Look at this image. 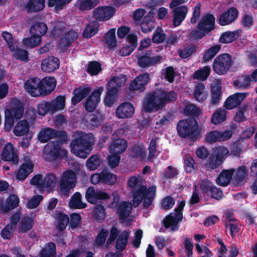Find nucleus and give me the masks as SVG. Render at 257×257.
Segmentation results:
<instances>
[{
	"label": "nucleus",
	"mask_w": 257,
	"mask_h": 257,
	"mask_svg": "<svg viewBox=\"0 0 257 257\" xmlns=\"http://www.w3.org/2000/svg\"><path fill=\"white\" fill-rule=\"evenodd\" d=\"M181 221L174 215V213L171 212L167 215L163 220L162 223L165 228H171L172 231H176L179 229V226L178 223Z\"/></svg>",
	"instance_id": "29"
},
{
	"label": "nucleus",
	"mask_w": 257,
	"mask_h": 257,
	"mask_svg": "<svg viewBox=\"0 0 257 257\" xmlns=\"http://www.w3.org/2000/svg\"><path fill=\"white\" fill-rule=\"evenodd\" d=\"M233 64L231 56L227 53L218 55L212 63V69L217 75L226 74Z\"/></svg>",
	"instance_id": "7"
},
{
	"label": "nucleus",
	"mask_w": 257,
	"mask_h": 257,
	"mask_svg": "<svg viewBox=\"0 0 257 257\" xmlns=\"http://www.w3.org/2000/svg\"><path fill=\"white\" fill-rule=\"evenodd\" d=\"M132 209V208L130 206L128 202L123 201L120 203L117 210L119 220L124 221L130 215Z\"/></svg>",
	"instance_id": "37"
},
{
	"label": "nucleus",
	"mask_w": 257,
	"mask_h": 257,
	"mask_svg": "<svg viewBox=\"0 0 257 257\" xmlns=\"http://www.w3.org/2000/svg\"><path fill=\"white\" fill-rule=\"evenodd\" d=\"M85 198L90 203L95 204L98 200H107L110 198V196L106 192L100 190L95 191L93 187H89L86 190Z\"/></svg>",
	"instance_id": "14"
},
{
	"label": "nucleus",
	"mask_w": 257,
	"mask_h": 257,
	"mask_svg": "<svg viewBox=\"0 0 257 257\" xmlns=\"http://www.w3.org/2000/svg\"><path fill=\"white\" fill-rule=\"evenodd\" d=\"M198 128L197 120L193 117L181 120L177 125V130L179 136L182 138L189 137L192 141L196 140L198 137Z\"/></svg>",
	"instance_id": "4"
},
{
	"label": "nucleus",
	"mask_w": 257,
	"mask_h": 257,
	"mask_svg": "<svg viewBox=\"0 0 257 257\" xmlns=\"http://www.w3.org/2000/svg\"><path fill=\"white\" fill-rule=\"evenodd\" d=\"M1 156L3 160L10 162L12 164L17 165L18 163V156L15 152L14 147L11 143H8L5 145Z\"/></svg>",
	"instance_id": "19"
},
{
	"label": "nucleus",
	"mask_w": 257,
	"mask_h": 257,
	"mask_svg": "<svg viewBox=\"0 0 257 257\" xmlns=\"http://www.w3.org/2000/svg\"><path fill=\"white\" fill-rule=\"evenodd\" d=\"M150 75L148 73H144L138 76L131 83L130 89L133 90H138L143 92L146 88V86L149 82Z\"/></svg>",
	"instance_id": "22"
},
{
	"label": "nucleus",
	"mask_w": 257,
	"mask_h": 257,
	"mask_svg": "<svg viewBox=\"0 0 257 257\" xmlns=\"http://www.w3.org/2000/svg\"><path fill=\"white\" fill-rule=\"evenodd\" d=\"M57 227L60 231H63L65 229L69 223L68 216L62 212H59L57 217Z\"/></svg>",
	"instance_id": "55"
},
{
	"label": "nucleus",
	"mask_w": 257,
	"mask_h": 257,
	"mask_svg": "<svg viewBox=\"0 0 257 257\" xmlns=\"http://www.w3.org/2000/svg\"><path fill=\"white\" fill-rule=\"evenodd\" d=\"M70 206L75 209L85 208L87 205L82 202V196L80 193L75 192L72 196L70 201Z\"/></svg>",
	"instance_id": "45"
},
{
	"label": "nucleus",
	"mask_w": 257,
	"mask_h": 257,
	"mask_svg": "<svg viewBox=\"0 0 257 257\" xmlns=\"http://www.w3.org/2000/svg\"><path fill=\"white\" fill-rule=\"evenodd\" d=\"M251 82L250 76L246 75L242 78L234 80L233 85L238 89L244 90L250 88Z\"/></svg>",
	"instance_id": "46"
},
{
	"label": "nucleus",
	"mask_w": 257,
	"mask_h": 257,
	"mask_svg": "<svg viewBox=\"0 0 257 257\" xmlns=\"http://www.w3.org/2000/svg\"><path fill=\"white\" fill-rule=\"evenodd\" d=\"M156 192L155 186H152L147 188L146 185H141L132 191L133 206L136 208L143 202L142 208L148 209L153 202Z\"/></svg>",
	"instance_id": "2"
},
{
	"label": "nucleus",
	"mask_w": 257,
	"mask_h": 257,
	"mask_svg": "<svg viewBox=\"0 0 257 257\" xmlns=\"http://www.w3.org/2000/svg\"><path fill=\"white\" fill-rule=\"evenodd\" d=\"M130 234L129 231L126 230H123L116 239L115 247L119 252H121L126 248Z\"/></svg>",
	"instance_id": "31"
},
{
	"label": "nucleus",
	"mask_w": 257,
	"mask_h": 257,
	"mask_svg": "<svg viewBox=\"0 0 257 257\" xmlns=\"http://www.w3.org/2000/svg\"><path fill=\"white\" fill-rule=\"evenodd\" d=\"M25 161L21 165L17 174L16 178L18 180L24 181L33 170L34 165L29 157L25 158Z\"/></svg>",
	"instance_id": "25"
},
{
	"label": "nucleus",
	"mask_w": 257,
	"mask_h": 257,
	"mask_svg": "<svg viewBox=\"0 0 257 257\" xmlns=\"http://www.w3.org/2000/svg\"><path fill=\"white\" fill-rule=\"evenodd\" d=\"M102 91V88L95 89L93 90L91 94L87 98L84 104V107L88 112L95 110L98 103L100 100V96Z\"/></svg>",
	"instance_id": "16"
},
{
	"label": "nucleus",
	"mask_w": 257,
	"mask_h": 257,
	"mask_svg": "<svg viewBox=\"0 0 257 257\" xmlns=\"http://www.w3.org/2000/svg\"><path fill=\"white\" fill-rule=\"evenodd\" d=\"M250 173L251 175H254L256 178L251 186L252 193L254 194H257V159L253 161L250 166Z\"/></svg>",
	"instance_id": "64"
},
{
	"label": "nucleus",
	"mask_w": 257,
	"mask_h": 257,
	"mask_svg": "<svg viewBox=\"0 0 257 257\" xmlns=\"http://www.w3.org/2000/svg\"><path fill=\"white\" fill-rule=\"evenodd\" d=\"M56 80L53 77H45L41 80V96H46L51 93L56 87Z\"/></svg>",
	"instance_id": "24"
},
{
	"label": "nucleus",
	"mask_w": 257,
	"mask_h": 257,
	"mask_svg": "<svg viewBox=\"0 0 257 257\" xmlns=\"http://www.w3.org/2000/svg\"><path fill=\"white\" fill-rule=\"evenodd\" d=\"M77 33L73 30L67 32L64 36L60 38L58 46L61 50H65L77 38Z\"/></svg>",
	"instance_id": "27"
},
{
	"label": "nucleus",
	"mask_w": 257,
	"mask_h": 257,
	"mask_svg": "<svg viewBox=\"0 0 257 257\" xmlns=\"http://www.w3.org/2000/svg\"><path fill=\"white\" fill-rule=\"evenodd\" d=\"M100 25L97 21L90 22L83 30L82 36L83 38H90L96 34L98 31Z\"/></svg>",
	"instance_id": "30"
},
{
	"label": "nucleus",
	"mask_w": 257,
	"mask_h": 257,
	"mask_svg": "<svg viewBox=\"0 0 257 257\" xmlns=\"http://www.w3.org/2000/svg\"><path fill=\"white\" fill-rule=\"evenodd\" d=\"M99 3V0H77L75 6L80 11L92 10Z\"/></svg>",
	"instance_id": "34"
},
{
	"label": "nucleus",
	"mask_w": 257,
	"mask_h": 257,
	"mask_svg": "<svg viewBox=\"0 0 257 257\" xmlns=\"http://www.w3.org/2000/svg\"><path fill=\"white\" fill-rule=\"evenodd\" d=\"M59 60L54 56L48 57L43 60L41 69L43 72L51 73L57 70L59 67Z\"/></svg>",
	"instance_id": "26"
},
{
	"label": "nucleus",
	"mask_w": 257,
	"mask_h": 257,
	"mask_svg": "<svg viewBox=\"0 0 257 257\" xmlns=\"http://www.w3.org/2000/svg\"><path fill=\"white\" fill-rule=\"evenodd\" d=\"M65 96L63 95H58L54 99L52 100L51 104L53 107V112H56L62 110L65 107Z\"/></svg>",
	"instance_id": "56"
},
{
	"label": "nucleus",
	"mask_w": 257,
	"mask_h": 257,
	"mask_svg": "<svg viewBox=\"0 0 257 257\" xmlns=\"http://www.w3.org/2000/svg\"><path fill=\"white\" fill-rule=\"evenodd\" d=\"M105 217V209L103 205H96L94 209V218L99 222H102Z\"/></svg>",
	"instance_id": "63"
},
{
	"label": "nucleus",
	"mask_w": 257,
	"mask_h": 257,
	"mask_svg": "<svg viewBox=\"0 0 257 257\" xmlns=\"http://www.w3.org/2000/svg\"><path fill=\"white\" fill-rule=\"evenodd\" d=\"M237 31H227L223 33L219 38V42L223 44L229 43L236 40L238 38Z\"/></svg>",
	"instance_id": "49"
},
{
	"label": "nucleus",
	"mask_w": 257,
	"mask_h": 257,
	"mask_svg": "<svg viewBox=\"0 0 257 257\" xmlns=\"http://www.w3.org/2000/svg\"><path fill=\"white\" fill-rule=\"evenodd\" d=\"M226 112L221 108L217 109L212 115L211 121L214 124H218L226 119Z\"/></svg>",
	"instance_id": "50"
},
{
	"label": "nucleus",
	"mask_w": 257,
	"mask_h": 257,
	"mask_svg": "<svg viewBox=\"0 0 257 257\" xmlns=\"http://www.w3.org/2000/svg\"><path fill=\"white\" fill-rule=\"evenodd\" d=\"M24 114V104L19 98H11L10 103L5 109V130L6 132L11 130L14 125L15 120L20 119Z\"/></svg>",
	"instance_id": "3"
},
{
	"label": "nucleus",
	"mask_w": 257,
	"mask_h": 257,
	"mask_svg": "<svg viewBox=\"0 0 257 257\" xmlns=\"http://www.w3.org/2000/svg\"><path fill=\"white\" fill-rule=\"evenodd\" d=\"M120 130L116 131L111 136L112 142L109 146L111 154H121L125 152L127 147V142L125 139L117 138Z\"/></svg>",
	"instance_id": "13"
},
{
	"label": "nucleus",
	"mask_w": 257,
	"mask_h": 257,
	"mask_svg": "<svg viewBox=\"0 0 257 257\" xmlns=\"http://www.w3.org/2000/svg\"><path fill=\"white\" fill-rule=\"evenodd\" d=\"M205 85L202 83L197 84L194 91V97L196 100L202 102L207 99L208 93L204 91Z\"/></svg>",
	"instance_id": "47"
},
{
	"label": "nucleus",
	"mask_w": 257,
	"mask_h": 257,
	"mask_svg": "<svg viewBox=\"0 0 257 257\" xmlns=\"http://www.w3.org/2000/svg\"><path fill=\"white\" fill-rule=\"evenodd\" d=\"M44 3L45 0H29L25 8L29 13L38 12L44 9Z\"/></svg>",
	"instance_id": "36"
},
{
	"label": "nucleus",
	"mask_w": 257,
	"mask_h": 257,
	"mask_svg": "<svg viewBox=\"0 0 257 257\" xmlns=\"http://www.w3.org/2000/svg\"><path fill=\"white\" fill-rule=\"evenodd\" d=\"M91 92V88L89 87L82 88L78 87L74 90L73 96L71 98L72 103L76 105L83 98L87 96Z\"/></svg>",
	"instance_id": "28"
},
{
	"label": "nucleus",
	"mask_w": 257,
	"mask_h": 257,
	"mask_svg": "<svg viewBox=\"0 0 257 257\" xmlns=\"http://www.w3.org/2000/svg\"><path fill=\"white\" fill-rule=\"evenodd\" d=\"M103 116L99 110H96L91 115L89 120V128L93 130L99 126L103 122Z\"/></svg>",
	"instance_id": "43"
},
{
	"label": "nucleus",
	"mask_w": 257,
	"mask_h": 257,
	"mask_svg": "<svg viewBox=\"0 0 257 257\" xmlns=\"http://www.w3.org/2000/svg\"><path fill=\"white\" fill-rule=\"evenodd\" d=\"M159 93L163 108L169 103L174 102L177 98V94L173 90L166 91L163 89H159Z\"/></svg>",
	"instance_id": "32"
},
{
	"label": "nucleus",
	"mask_w": 257,
	"mask_h": 257,
	"mask_svg": "<svg viewBox=\"0 0 257 257\" xmlns=\"http://www.w3.org/2000/svg\"><path fill=\"white\" fill-rule=\"evenodd\" d=\"M246 93H236L229 96L225 100L224 106L226 109H232L239 105L246 96Z\"/></svg>",
	"instance_id": "23"
},
{
	"label": "nucleus",
	"mask_w": 257,
	"mask_h": 257,
	"mask_svg": "<svg viewBox=\"0 0 257 257\" xmlns=\"http://www.w3.org/2000/svg\"><path fill=\"white\" fill-rule=\"evenodd\" d=\"M37 111L39 115L42 116L46 115L49 111L53 113L51 102L45 100L40 102L37 105Z\"/></svg>",
	"instance_id": "54"
},
{
	"label": "nucleus",
	"mask_w": 257,
	"mask_h": 257,
	"mask_svg": "<svg viewBox=\"0 0 257 257\" xmlns=\"http://www.w3.org/2000/svg\"><path fill=\"white\" fill-rule=\"evenodd\" d=\"M41 80L37 77L31 78L24 83V88L33 97L41 96Z\"/></svg>",
	"instance_id": "21"
},
{
	"label": "nucleus",
	"mask_w": 257,
	"mask_h": 257,
	"mask_svg": "<svg viewBox=\"0 0 257 257\" xmlns=\"http://www.w3.org/2000/svg\"><path fill=\"white\" fill-rule=\"evenodd\" d=\"M48 28L46 24L44 22L35 23L30 28V32L40 36H44L47 32Z\"/></svg>",
	"instance_id": "41"
},
{
	"label": "nucleus",
	"mask_w": 257,
	"mask_h": 257,
	"mask_svg": "<svg viewBox=\"0 0 257 257\" xmlns=\"http://www.w3.org/2000/svg\"><path fill=\"white\" fill-rule=\"evenodd\" d=\"M101 183L107 185H113L117 181L116 175L111 173L107 169L100 172Z\"/></svg>",
	"instance_id": "40"
},
{
	"label": "nucleus",
	"mask_w": 257,
	"mask_h": 257,
	"mask_svg": "<svg viewBox=\"0 0 257 257\" xmlns=\"http://www.w3.org/2000/svg\"><path fill=\"white\" fill-rule=\"evenodd\" d=\"M67 154V150L59 146L58 142H52L51 146L45 151V159L48 161H53L64 159Z\"/></svg>",
	"instance_id": "11"
},
{
	"label": "nucleus",
	"mask_w": 257,
	"mask_h": 257,
	"mask_svg": "<svg viewBox=\"0 0 257 257\" xmlns=\"http://www.w3.org/2000/svg\"><path fill=\"white\" fill-rule=\"evenodd\" d=\"M184 167L185 171L188 173L194 172L197 166L193 158L189 154L185 155L184 157Z\"/></svg>",
	"instance_id": "53"
},
{
	"label": "nucleus",
	"mask_w": 257,
	"mask_h": 257,
	"mask_svg": "<svg viewBox=\"0 0 257 257\" xmlns=\"http://www.w3.org/2000/svg\"><path fill=\"white\" fill-rule=\"evenodd\" d=\"M222 92L220 84L211 86L210 104L212 105H217L222 99Z\"/></svg>",
	"instance_id": "33"
},
{
	"label": "nucleus",
	"mask_w": 257,
	"mask_h": 257,
	"mask_svg": "<svg viewBox=\"0 0 257 257\" xmlns=\"http://www.w3.org/2000/svg\"><path fill=\"white\" fill-rule=\"evenodd\" d=\"M19 198L15 194L10 195L6 200V210H9L17 207L19 203Z\"/></svg>",
	"instance_id": "61"
},
{
	"label": "nucleus",
	"mask_w": 257,
	"mask_h": 257,
	"mask_svg": "<svg viewBox=\"0 0 257 257\" xmlns=\"http://www.w3.org/2000/svg\"><path fill=\"white\" fill-rule=\"evenodd\" d=\"M118 80V78L113 77L107 82V92L103 101L107 107H112L118 98V88L120 87Z\"/></svg>",
	"instance_id": "9"
},
{
	"label": "nucleus",
	"mask_w": 257,
	"mask_h": 257,
	"mask_svg": "<svg viewBox=\"0 0 257 257\" xmlns=\"http://www.w3.org/2000/svg\"><path fill=\"white\" fill-rule=\"evenodd\" d=\"M101 65L98 62L92 61L89 62L87 72L91 76L97 75L101 70Z\"/></svg>",
	"instance_id": "60"
},
{
	"label": "nucleus",
	"mask_w": 257,
	"mask_h": 257,
	"mask_svg": "<svg viewBox=\"0 0 257 257\" xmlns=\"http://www.w3.org/2000/svg\"><path fill=\"white\" fill-rule=\"evenodd\" d=\"M221 49V46L219 44H216L210 47L204 52L203 56V61L207 62L211 60L218 53Z\"/></svg>",
	"instance_id": "48"
},
{
	"label": "nucleus",
	"mask_w": 257,
	"mask_h": 257,
	"mask_svg": "<svg viewBox=\"0 0 257 257\" xmlns=\"http://www.w3.org/2000/svg\"><path fill=\"white\" fill-rule=\"evenodd\" d=\"M100 159L97 155L91 156L86 161V167L89 170H95L100 164Z\"/></svg>",
	"instance_id": "62"
},
{
	"label": "nucleus",
	"mask_w": 257,
	"mask_h": 257,
	"mask_svg": "<svg viewBox=\"0 0 257 257\" xmlns=\"http://www.w3.org/2000/svg\"><path fill=\"white\" fill-rule=\"evenodd\" d=\"M135 113L134 105L129 102H124L118 105L115 110V114L119 119L131 118Z\"/></svg>",
	"instance_id": "17"
},
{
	"label": "nucleus",
	"mask_w": 257,
	"mask_h": 257,
	"mask_svg": "<svg viewBox=\"0 0 257 257\" xmlns=\"http://www.w3.org/2000/svg\"><path fill=\"white\" fill-rule=\"evenodd\" d=\"M172 9L173 25L174 27H176L180 26L186 18L188 8L185 5H182L176 6Z\"/></svg>",
	"instance_id": "18"
},
{
	"label": "nucleus",
	"mask_w": 257,
	"mask_h": 257,
	"mask_svg": "<svg viewBox=\"0 0 257 257\" xmlns=\"http://www.w3.org/2000/svg\"><path fill=\"white\" fill-rule=\"evenodd\" d=\"M104 41L105 44L109 49H112L116 46V39L115 37V29H110L105 35Z\"/></svg>",
	"instance_id": "42"
},
{
	"label": "nucleus",
	"mask_w": 257,
	"mask_h": 257,
	"mask_svg": "<svg viewBox=\"0 0 257 257\" xmlns=\"http://www.w3.org/2000/svg\"><path fill=\"white\" fill-rule=\"evenodd\" d=\"M228 155L229 151L225 147L218 146L214 148L205 165L207 170H214L220 167Z\"/></svg>",
	"instance_id": "5"
},
{
	"label": "nucleus",
	"mask_w": 257,
	"mask_h": 257,
	"mask_svg": "<svg viewBox=\"0 0 257 257\" xmlns=\"http://www.w3.org/2000/svg\"><path fill=\"white\" fill-rule=\"evenodd\" d=\"M76 183V175L71 170L64 171L60 181V189L62 194L68 196L70 190L74 188Z\"/></svg>",
	"instance_id": "10"
},
{
	"label": "nucleus",
	"mask_w": 257,
	"mask_h": 257,
	"mask_svg": "<svg viewBox=\"0 0 257 257\" xmlns=\"http://www.w3.org/2000/svg\"><path fill=\"white\" fill-rule=\"evenodd\" d=\"M56 182V177L53 174H48L43 179L42 190L46 189H52L55 185Z\"/></svg>",
	"instance_id": "57"
},
{
	"label": "nucleus",
	"mask_w": 257,
	"mask_h": 257,
	"mask_svg": "<svg viewBox=\"0 0 257 257\" xmlns=\"http://www.w3.org/2000/svg\"><path fill=\"white\" fill-rule=\"evenodd\" d=\"M143 107L145 112L150 113L162 110V106L159 89L150 91L144 99Z\"/></svg>",
	"instance_id": "6"
},
{
	"label": "nucleus",
	"mask_w": 257,
	"mask_h": 257,
	"mask_svg": "<svg viewBox=\"0 0 257 257\" xmlns=\"http://www.w3.org/2000/svg\"><path fill=\"white\" fill-rule=\"evenodd\" d=\"M56 247L53 242H49L39 252V257H56Z\"/></svg>",
	"instance_id": "44"
},
{
	"label": "nucleus",
	"mask_w": 257,
	"mask_h": 257,
	"mask_svg": "<svg viewBox=\"0 0 257 257\" xmlns=\"http://www.w3.org/2000/svg\"><path fill=\"white\" fill-rule=\"evenodd\" d=\"M30 130L29 122L26 120L19 121L14 128V133L16 136L20 137L26 135Z\"/></svg>",
	"instance_id": "35"
},
{
	"label": "nucleus",
	"mask_w": 257,
	"mask_h": 257,
	"mask_svg": "<svg viewBox=\"0 0 257 257\" xmlns=\"http://www.w3.org/2000/svg\"><path fill=\"white\" fill-rule=\"evenodd\" d=\"M31 34V37L23 39V42L24 44L31 48H34L39 46L41 43L42 37L34 34Z\"/></svg>",
	"instance_id": "52"
},
{
	"label": "nucleus",
	"mask_w": 257,
	"mask_h": 257,
	"mask_svg": "<svg viewBox=\"0 0 257 257\" xmlns=\"http://www.w3.org/2000/svg\"><path fill=\"white\" fill-rule=\"evenodd\" d=\"M233 171L232 170H223L216 179L217 184L221 186H226L230 182Z\"/></svg>",
	"instance_id": "38"
},
{
	"label": "nucleus",
	"mask_w": 257,
	"mask_h": 257,
	"mask_svg": "<svg viewBox=\"0 0 257 257\" xmlns=\"http://www.w3.org/2000/svg\"><path fill=\"white\" fill-rule=\"evenodd\" d=\"M137 64L144 69L153 67L162 62L163 57L160 55H154L152 50H145L138 55Z\"/></svg>",
	"instance_id": "8"
},
{
	"label": "nucleus",
	"mask_w": 257,
	"mask_h": 257,
	"mask_svg": "<svg viewBox=\"0 0 257 257\" xmlns=\"http://www.w3.org/2000/svg\"><path fill=\"white\" fill-rule=\"evenodd\" d=\"M215 18L213 14H207L202 16L197 24V28L209 34L215 29Z\"/></svg>",
	"instance_id": "20"
},
{
	"label": "nucleus",
	"mask_w": 257,
	"mask_h": 257,
	"mask_svg": "<svg viewBox=\"0 0 257 257\" xmlns=\"http://www.w3.org/2000/svg\"><path fill=\"white\" fill-rule=\"evenodd\" d=\"M33 225V220L30 217H25L21 221L20 231L21 232L25 233L30 231Z\"/></svg>",
	"instance_id": "58"
},
{
	"label": "nucleus",
	"mask_w": 257,
	"mask_h": 257,
	"mask_svg": "<svg viewBox=\"0 0 257 257\" xmlns=\"http://www.w3.org/2000/svg\"><path fill=\"white\" fill-rule=\"evenodd\" d=\"M197 47L194 44H190L185 47L183 50H179L178 51V54L180 58L182 59H186L190 56L193 53L196 52Z\"/></svg>",
	"instance_id": "59"
},
{
	"label": "nucleus",
	"mask_w": 257,
	"mask_h": 257,
	"mask_svg": "<svg viewBox=\"0 0 257 257\" xmlns=\"http://www.w3.org/2000/svg\"><path fill=\"white\" fill-rule=\"evenodd\" d=\"M55 130L50 127L42 129L38 134L39 141L42 143L48 142L49 140L54 138Z\"/></svg>",
	"instance_id": "39"
},
{
	"label": "nucleus",
	"mask_w": 257,
	"mask_h": 257,
	"mask_svg": "<svg viewBox=\"0 0 257 257\" xmlns=\"http://www.w3.org/2000/svg\"><path fill=\"white\" fill-rule=\"evenodd\" d=\"M239 12L234 7H230L222 13L217 19L218 23L221 26L230 25L238 18Z\"/></svg>",
	"instance_id": "15"
},
{
	"label": "nucleus",
	"mask_w": 257,
	"mask_h": 257,
	"mask_svg": "<svg viewBox=\"0 0 257 257\" xmlns=\"http://www.w3.org/2000/svg\"><path fill=\"white\" fill-rule=\"evenodd\" d=\"M94 142L92 133L86 134L80 131L70 144L71 152L78 157L86 159L91 153Z\"/></svg>",
	"instance_id": "1"
},
{
	"label": "nucleus",
	"mask_w": 257,
	"mask_h": 257,
	"mask_svg": "<svg viewBox=\"0 0 257 257\" xmlns=\"http://www.w3.org/2000/svg\"><path fill=\"white\" fill-rule=\"evenodd\" d=\"M115 12V9L111 6L98 7L94 10L92 18L98 23L106 21L114 16Z\"/></svg>",
	"instance_id": "12"
},
{
	"label": "nucleus",
	"mask_w": 257,
	"mask_h": 257,
	"mask_svg": "<svg viewBox=\"0 0 257 257\" xmlns=\"http://www.w3.org/2000/svg\"><path fill=\"white\" fill-rule=\"evenodd\" d=\"M210 72V68L208 66H206L196 71L193 74V77L194 79L204 81L208 77Z\"/></svg>",
	"instance_id": "51"
}]
</instances>
